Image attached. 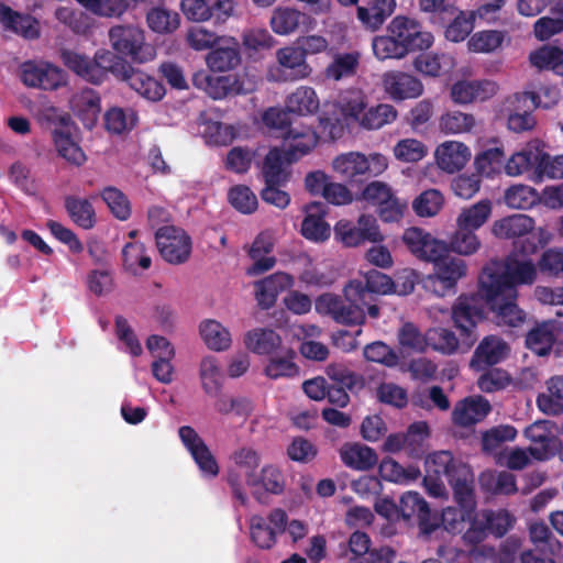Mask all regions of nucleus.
I'll list each match as a JSON object with an SVG mask.
<instances>
[{
  "mask_svg": "<svg viewBox=\"0 0 563 563\" xmlns=\"http://www.w3.org/2000/svg\"><path fill=\"white\" fill-rule=\"evenodd\" d=\"M451 318L459 336L446 328H432L427 342L433 350L452 355L468 352L478 340L477 325L486 319L484 305L477 294L460 295L452 306Z\"/></svg>",
  "mask_w": 563,
  "mask_h": 563,
  "instance_id": "obj_1",
  "label": "nucleus"
},
{
  "mask_svg": "<svg viewBox=\"0 0 563 563\" xmlns=\"http://www.w3.org/2000/svg\"><path fill=\"white\" fill-rule=\"evenodd\" d=\"M538 276V266L531 260L519 258L517 254H509L503 267L486 266L479 277L482 287H495L508 292L511 298L518 296V286L534 284Z\"/></svg>",
  "mask_w": 563,
  "mask_h": 563,
  "instance_id": "obj_2",
  "label": "nucleus"
},
{
  "mask_svg": "<svg viewBox=\"0 0 563 563\" xmlns=\"http://www.w3.org/2000/svg\"><path fill=\"white\" fill-rule=\"evenodd\" d=\"M344 296L323 294L317 301L316 307L320 313L330 316L336 323L344 325H360L365 322L364 306L366 301L362 298L361 282L353 279L344 287Z\"/></svg>",
  "mask_w": 563,
  "mask_h": 563,
  "instance_id": "obj_3",
  "label": "nucleus"
},
{
  "mask_svg": "<svg viewBox=\"0 0 563 563\" xmlns=\"http://www.w3.org/2000/svg\"><path fill=\"white\" fill-rule=\"evenodd\" d=\"M387 166V158L378 153L366 157L362 153L350 152L333 161L334 170L351 186L361 185L367 178L380 175Z\"/></svg>",
  "mask_w": 563,
  "mask_h": 563,
  "instance_id": "obj_4",
  "label": "nucleus"
},
{
  "mask_svg": "<svg viewBox=\"0 0 563 563\" xmlns=\"http://www.w3.org/2000/svg\"><path fill=\"white\" fill-rule=\"evenodd\" d=\"M431 263H433L434 273L424 279V288L438 297L455 292L459 279L466 275L464 260L451 255V250L448 246V251L439 253Z\"/></svg>",
  "mask_w": 563,
  "mask_h": 563,
  "instance_id": "obj_5",
  "label": "nucleus"
},
{
  "mask_svg": "<svg viewBox=\"0 0 563 563\" xmlns=\"http://www.w3.org/2000/svg\"><path fill=\"white\" fill-rule=\"evenodd\" d=\"M109 40L115 53L128 56L134 63L144 64L155 58V47L145 41L143 29L128 24L109 30Z\"/></svg>",
  "mask_w": 563,
  "mask_h": 563,
  "instance_id": "obj_6",
  "label": "nucleus"
},
{
  "mask_svg": "<svg viewBox=\"0 0 563 563\" xmlns=\"http://www.w3.org/2000/svg\"><path fill=\"white\" fill-rule=\"evenodd\" d=\"M533 227L534 220L532 218L517 213L495 221L492 232L498 239H519L515 242V249L522 255H529L538 250L536 238L529 235Z\"/></svg>",
  "mask_w": 563,
  "mask_h": 563,
  "instance_id": "obj_7",
  "label": "nucleus"
},
{
  "mask_svg": "<svg viewBox=\"0 0 563 563\" xmlns=\"http://www.w3.org/2000/svg\"><path fill=\"white\" fill-rule=\"evenodd\" d=\"M483 305L494 313L496 322L508 327H518L523 323L526 313L517 303L518 296L511 298L508 292L495 287H482L477 295Z\"/></svg>",
  "mask_w": 563,
  "mask_h": 563,
  "instance_id": "obj_8",
  "label": "nucleus"
},
{
  "mask_svg": "<svg viewBox=\"0 0 563 563\" xmlns=\"http://www.w3.org/2000/svg\"><path fill=\"white\" fill-rule=\"evenodd\" d=\"M155 243L161 256L169 264L186 263L191 254L192 241L181 228L165 225L156 230Z\"/></svg>",
  "mask_w": 563,
  "mask_h": 563,
  "instance_id": "obj_9",
  "label": "nucleus"
},
{
  "mask_svg": "<svg viewBox=\"0 0 563 563\" xmlns=\"http://www.w3.org/2000/svg\"><path fill=\"white\" fill-rule=\"evenodd\" d=\"M276 59L278 66L271 70V75L276 81L302 80L310 77L313 71L303 53L295 44L277 49Z\"/></svg>",
  "mask_w": 563,
  "mask_h": 563,
  "instance_id": "obj_10",
  "label": "nucleus"
},
{
  "mask_svg": "<svg viewBox=\"0 0 563 563\" xmlns=\"http://www.w3.org/2000/svg\"><path fill=\"white\" fill-rule=\"evenodd\" d=\"M387 33L402 43L408 53L428 49L433 43L430 32L423 31L418 21L404 15H397L390 21Z\"/></svg>",
  "mask_w": 563,
  "mask_h": 563,
  "instance_id": "obj_11",
  "label": "nucleus"
},
{
  "mask_svg": "<svg viewBox=\"0 0 563 563\" xmlns=\"http://www.w3.org/2000/svg\"><path fill=\"white\" fill-rule=\"evenodd\" d=\"M178 434L200 472L207 477H217L220 472L218 462L197 431L190 426H183Z\"/></svg>",
  "mask_w": 563,
  "mask_h": 563,
  "instance_id": "obj_12",
  "label": "nucleus"
},
{
  "mask_svg": "<svg viewBox=\"0 0 563 563\" xmlns=\"http://www.w3.org/2000/svg\"><path fill=\"white\" fill-rule=\"evenodd\" d=\"M398 510L406 521L416 519L424 534H431L439 528V520L432 516L429 504L417 492H408L400 497Z\"/></svg>",
  "mask_w": 563,
  "mask_h": 563,
  "instance_id": "obj_13",
  "label": "nucleus"
},
{
  "mask_svg": "<svg viewBox=\"0 0 563 563\" xmlns=\"http://www.w3.org/2000/svg\"><path fill=\"white\" fill-rule=\"evenodd\" d=\"M192 85L205 91L214 100L223 99L230 95L243 93V84L235 75H213L207 70L196 71L192 76Z\"/></svg>",
  "mask_w": 563,
  "mask_h": 563,
  "instance_id": "obj_14",
  "label": "nucleus"
},
{
  "mask_svg": "<svg viewBox=\"0 0 563 563\" xmlns=\"http://www.w3.org/2000/svg\"><path fill=\"white\" fill-rule=\"evenodd\" d=\"M401 239L411 254L426 262H431L439 253L448 251V243L417 227L406 229Z\"/></svg>",
  "mask_w": 563,
  "mask_h": 563,
  "instance_id": "obj_15",
  "label": "nucleus"
},
{
  "mask_svg": "<svg viewBox=\"0 0 563 563\" xmlns=\"http://www.w3.org/2000/svg\"><path fill=\"white\" fill-rule=\"evenodd\" d=\"M508 343L498 335H486L476 346L470 367L474 371H484L501 363L509 354Z\"/></svg>",
  "mask_w": 563,
  "mask_h": 563,
  "instance_id": "obj_16",
  "label": "nucleus"
},
{
  "mask_svg": "<svg viewBox=\"0 0 563 563\" xmlns=\"http://www.w3.org/2000/svg\"><path fill=\"white\" fill-rule=\"evenodd\" d=\"M21 80L27 87L43 90H56L65 84L63 71L59 68L49 64L37 65L32 60L23 63Z\"/></svg>",
  "mask_w": 563,
  "mask_h": 563,
  "instance_id": "obj_17",
  "label": "nucleus"
},
{
  "mask_svg": "<svg viewBox=\"0 0 563 563\" xmlns=\"http://www.w3.org/2000/svg\"><path fill=\"white\" fill-rule=\"evenodd\" d=\"M492 411L490 402L483 396H468L456 402L452 411L454 424L463 428L482 422Z\"/></svg>",
  "mask_w": 563,
  "mask_h": 563,
  "instance_id": "obj_18",
  "label": "nucleus"
},
{
  "mask_svg": "<svg viewBox=\"0 0 563 563\" xmlns=\"http://www.w3.org/2000/svg\"><path fill=\"white\" fill-rule=\"evenodd\" d=\"M294 279L289 274L277 272L254 283L255 299L263 310L275 306L278 296L292 286Z\"/></svg>",
  "mask_w": 563,
  "mask_h": 563,
  "instance_id": "obj_19",
  "label": "nucleus"
},
{
  "mask_svg": "<svg viewBox=\"0 0 563 563\" xmlns=\"http://www.w3.org/2000/svg\"><path fill=\"white\" fill-rule=\"evenodd\" d=\"M206 63L212 71H228L241 63L240 44L232 36H224L207 55Z\"/></svg>",
  "mask_w": 563,
  "mask_h": 563,
  "instance_id": "obj_20",
  "label": "nucleus"
},
{
  "mask_svg": "<svg viewBox=\"0 0 563 563\" xmlns=\"http://www.w3.org/2000/svg\"><path fill=\"white\" fill-rule=\"evenodd\" d=\"M385 91L395 101L418 98L423 92L422 82L402 71H389L383 77Z\"/></svg>",
  "mask_w": 563,
  "mask_h": 563,
  "instance_id": "obj_21",
  "label": "nucleus"
},
{
  "mask_svg": "<svg viewBox=\"0 0 563 563\" xmlns=\"http://www.w3.org/2000/svg\"><path fill=\"white\" fill-rule=\"evenodd\" d=\"M328 206L314 201L305 207L306 217L302 220L300 232L307 240L323 242L330 238L331 229L324 220Z\"/></svg>",
  "mask_w": 563,
  "mask_h": 563,
  "instance_id": "obj_22",
  "label": "nucleus"
},
{
  "mask_svg": "<svg viewBox=\"0 0 563 563\" xmlns=\"http://www.w3.org/2000/svg\"><path fill=\"white\" fill-rule=\"evenodd\" d=\"M329 56L331 60L322 71V76L325 80L339 82L356 76L361 60V54L358 52L342 53L332 51Z\"/></svg>",
  "mask_w": 563,
  "mask_h": 563,
  "instance_id": "obj_23",
  "label": "nucleus"
},
{
  "mask_svg": "<svg viewBox=\"0 0 563 563\" xmlns=\"http://www.w3.org/2000/svg\"><path fill=\"white\" fill-rule=\"evenodd\" d=\"M498 86L492 80H460L451 88V97L456 103L485 101L496 95Z\"/></svg>",
  "mask_w": 563,
  "mask_h": 563,
  "instance_id": "obj_24",
  "label": "nucleus"
},
{
  "mask_svg": "<svg viewBox=\"0 0 563 563\" xmlns=\"http://www.w3.org/2000/svg\"><path fill=\"white\" fill-rule=\"evenodd\" d=\"M71 109L86 129L91 130L101 112V98L98 91L85 88L71 99Z\"/></svg>",
  "mask_w": 563,
  "mask_h": 563,
  "instance_id": "obj_25",
  "label": "nucleus"
},
{
  "mask_svg": "<svg viewBox=\"0 0 563 563\" xmlns=\"http://www.w3.org/2000/svg\"><path fill=\"white\" fill-rule=\"evenodd\" d=\"M560 324L554 320L537 323L526 336V345L533 353L545 356L550 354L561 332Z\"/></svg>",
  "mask_w": 563,
  "mask_h": 563,
  "instance_id": "obj_26",
  "label": "nucleus"
},
{
  "mask_svg": "<svg viewBox=\"0 0 563 563\" xmlns=\"http://www.w3.org/2000/svg\"><path fill=\"white\" fill-rule=\"evenodd\" d=\"M435 158L439 168L453 174L461 170L471 158L470 148L456 141H449L441 144L435 151Z\"/></svg>",
  "mask_w": 563,
  "mask_h": 563,
  "instance_id": "obj_27",
  "label": "nucleus"
},
{
  "mask_svg": "<svg viewBox=\"0 0 563 563\" xmlns=\"http://www.w3.org/2000/svg\"><path fill=\"white\" fill-rule=\"evenodd\" d=\"M395 8V0H368L357 7V19L365 29L376 31L394 13Z\"/></svg>",
  "mask_w": 563,
  "mask_h": 563,
  "instance_id": "obj_28",
  "label": "nucleus"
},
{
  "mask_svg": "<svg viewBox=\"0 0 563 563\" xmlns=\"http://www.w3.org/2000/svg\"><path fill=\"white\" fill-rule=\"evenodd\" d=\"M122 81L126 82L131 89L150 101H159L166 93V89L159 80L133 66Z\"/></svg>",
  "mask_w": 563,
  "mask_h": 563,
  "instance_id": "obj_29",
  "label": "nucleus"
},
{
  "mask_svg": "<svg viewBox=\"0 0 563 563\" xmlns=\"http://www.w3.org/2000/svg\"><path fill=\"white\" fill-rule=\"evenodd\" d=\"M92 62L100 70L99 78L93 81V85H101L108 77V74H112L118 80L122 81L126 76L128 71H131L132 65L123 57L119 56L118 53H112L107 49H98L95 53Z\"/></svg>",
  "mask_w": 563,
  "mask_h": 563,
  "instance_id": "obj_30",
  "label": "nucleus"
},
{
  "mask_svg": "<svg viewBox=\"0 0 563 563\" xmlns=\"http://www.w3.org/2000/svg\"><path fill=\"white\" fill-rule=\"evenodd\" d=\"M339 453L342 463L356 471L371 470L378 462L375 450L360 443H344Z\"/></svg>",
  "mask_w": 563,
  "mask_h": 563,
  "instance_id": "obj_31",
  "label": "nucleus"
},
{
  "mask_svg": "<svg viewBox=\"0 0 563 563\" xmlns=\"http://www.w3.org/2000/svg\"><path fill=\"white\" fill-rule=\"evenodd\" d=\"M457 472L459 475L449 482L453 490L454 500L459 508L472 514L476 510L473 472L470 466L461 467Z\"/></svg>",
  "mask_w": 563,
  "mask_h": 563,
  "instance_id": "obj_32",
  "label": "nucleus"
},
{
  "mask_svg": "<svg viewBox=\"0 0 563 563\" xmlns=\"http://www.w3.org/2000/svg\"><path fill=\"white\" fill-rule=\"evenodd\" d=\"M121 257L124 271L134 276L150 269L152 265L151 251L140 241L125 243Z\"/></svg>",
  "mask_w": 563,
  "mask_h": 563,
  "instance_id": "obj_33",
  "label": "nucleus"
},
{
  "mask_svg": "<svg viewBox=\"0 0 563 563\" xmlns=\"http://www.w3.org/2000/svg\"><path fill=\"white\" fill-rule=\"evenodd\" d=\"M426 467L428 476L424 477V482L431 478V474H434L437 478L445 477L448 483L459 475L461 467H468L466 464L454 460L453 455L449 451H440L430 454L426 459Z\"/></svg>",
  "mask_w": 563,
  "mask_h": 563,
  "instance_id": "obj_34",
  "label": "nucleus"
},
{
  "mask_svg": "<svg viewBox=\"0 0 563 563\" xmlns=\"http://www.w3.org/2000/svg\"><path fill=\"white\" fill-rule=\"evenodd\" d=\"M65 210L70 220L84 230H90L97 222L96 211L87 198L66 196L64 200Z\"/></svg>",
  "mask_w": 563,
  "mask_h": 563,
  "instance_id": "obj_35",
  "label": "nucleus"
},
{
  "mask_svg": "<svg viewBox=\"0 0 563 563\" xmlns=\"http://www.w3.org/2000/svg\"><path fill=\"white\" fill-rule=\"evenodd\" d=\"M244 344L255 354L268 355L282 345V338L272 329L256 328L246 332Z\"/></svg>",
  "mask_w": 563,
  "mask_h": 563,
  "instance_id": "obj_36",
  "label": "nucleus"
},
{
  "mask_svg": "<svg viewBox=\"0 0 563 563\" xmlns=\"http://www.w3.org/2000/svg\"><path fill=\"white\" fill-rule=\"evenodd\" d=\"M285 140H291L289 150L287 152L288 161H297L303 155H307L312 148L316 147L319 136L311 128L302 129H288L283 134Z\"/></svg>",
  "mask_w": 563,
  "mask_h": 563,
  "instance_id": "obj_37",
  "label": "nucleus"
},
{
  "mask_svg": "<svg viewBox=\"0 0 563 563\" xmlns=\"http://www.w3.org/2000/svg\"><path fill=\"white\" fill-rule=\"evenodd\" d=\"M320 101L316 90L309 86H300L291 92L285 102V108L297 115H310L319 110Z\"/></svg>",
  "mask_w": 563,
  "mask_h": 563,
  "instance_id": "obj_38",
  "label": "nucleus"
},
{
  "mask_svg": "<svg viewBox=\"0 0 563 563\" xmlns=\"http://www.w3.org/2000/svg\"><path fill=\"white\" fill-rule=\"evenodd\" d=\"M307 15L289 7H277L271 16V27L278 35L295 33L305 23Z\"/></svg>",
  "mask_w": 563,
  "mask_h": 563,
  "instance_id": "obj_39",
  "label": "nucleus"
},
{
  "mask_svg": "<svg viewBox=\"0 0 563 563\" xmlns=\"http://www.w3.org/2000/svg\"><path fill=\"white\" fill-rule=\"evenodd\" d=\"M60 59L69 70L84 80L91 84L98 80L100 70L87 55L64 48L60 51Z\"/></svg>",
  "mask_w": 563,
  "mask_h": 563,
  "instance_id": "obj_40",
  "label": "nucleus"
},
{
  "mask_svg": "<svg viewBox=\"0 0 563 563\" xmlns=\"http://www.w3.org/2000/svg\"><path fill=\"white\" fill-rule=\"evenodd\" d=\"M246 485L250 487L262 486L265 492L280 495L285 490V478L282 471L275 465H265L260 475L250 474L246 478Z\"/></svg>",
  "mask_w": 563,
  "mask_h": 563,
  "instance_id": "obj_41",
  "label": "nucleus"
},
{
  "mask_svg": "<svg viewBox=\"0 0 563 563\" xmlns=\"http://www.w3.org/2000/svg\"><path fill=\"white\" fill-rule=\"evenodd\" d=\"M262 175L265 185H286L289 180V173L284 168V154L274 147L266 154Z\"/></svg>",
  "mask_w": 563,
  "mask_h": 563,
  "instance_id": "obj_42",
  "label": "nucleus"
},
{
  "mask_svg": "<svg viewBox=\"0 0 563 563\" xmlns=\"http://www.w3.org/2000/svg\"><path fill=\"white\" fill-rule=\"evenodd\" d=\"M53 140L60 157L75 166H81L86 162V155L81 147L73 140L70 133L63 129L53 131Z\"/></svg>",
  "mask_w": 563,
  "mask_h": 563,
  "instance_id": "obj_43",
  "label": "nucleus"
},
{
  "mask_svg": "<svg viewBox=\"0 0 563 563\" xmlns=\"http://www.w3.org/2000/svg\"><path fill=\"white\" fill-rule=\"evenodd\" d=\"M492 214V202L488 199H483L467 208L462 209L456 219L457 228L460 229H479Z\"/></svg>",
  "mask_w": 563,
  "mask_h": 563,
  "instance_id": "obj_44",
  "label": "nucleus"
},
{
  "mask_svg": "<svg viewBox=\"0 0 563 563\" xmlns=\"http://www.w3.org/2000/svg\"><path fill=\"white\" fill-rule=\"evenodd\" d=\"M547 385L549 395H539L538 406L544 413L559 415L563 411V375L551 377Z\"/></svg>",
  "mask_w": 563,
  "mask_h": 563,
  "instance_id": "obj_45",
  "label": "nucleus"
},
{
  "mask_svg": "<svg viewBox=\"0 0 563 563\" xmlns=\"http://www.w3.org/2000/svg\"><path fill=\"white\" fill-rule=\"evenodd\" d=\"M517 429L510 424L495 426L482 434V451L487 454L496 453L504 443L511 442L517 437Z\"/></svg>",
  "mask_w": 563,
  "mask_h": 563,
  "instance_id": "obj_46",
  "label": "nucleus"
},
{
  "mask_svg": "<svg viewBox=\"0 0 563 563\" xmlns=\"http://www.w3.org/2000/svg\"><path fill=\"white\" fill-rule=\"evenodd\" d=\"M200 334L207 346L214 351L227 350L231 344L229 330L216 320L201 322Z\"/></svg>",
  "mask_w": 563,
  "mask_h": 563,
  "instance_id": "obj_47",
  "label": "nucleus"
},
{
  "mask_svg": "<svg viewBox=\"0 0 563 563\" xmlns=\"http://www.w3.org/2000/svg\"><path fill=\"white\" fill-rule=\"evenodd\" d=\"M277 534L263 516L253 515L250 518L251 541L261 550H271L277 542Z\"/></svg>",
  "mask_w": 563,
  "mask_h": 563,
  "instance_id": "obj_48",
  "label": "nucleus"
},
{
  "mask_svg": "<svg viewBox=\"0 0 563 563\" xmlns=\"http://www.w3.org/2000/svg\"><path fill=\"white\" fill-rule=\"evenodd\" d=\"M506 37L504 31L485 30L474 33L468 42L467 47L473 53L489 54L501 47Z\"/></svg>",
  "mask_w": 563,
  "mask_h": 563,
  "instance_id": "obj_49",
  "label": "nucleus"
},
{
  "mask_svg": "<svg viewBox=\"0 0 563 563\" xmlns=\"http://www.w3.org/2000/svg\"><path fill=\"white\" fill-rule=\"evenodd\" d=\"M429 426L426 421L411 423L405 433V453L412 459H421L424 455L423 444L429 437Z\"/></svg>",
  "mask_w": 563,
  "mask_h": 563,
  "instance_id": "obj_50",
  "label": "nucleus"
},
{
  "mask_svg": "<svg viewBox=\"0 0 563 563\" xmlns=\"http://www.w3.org/2000/svg\"><path fill=\"white\" fill-rule=\"evenodd\" d=\"M563 51L556 46H542L529 55V60L532 66L543 70H553L560 75L562 67Z\"/></svg>",
  "mask_w": 563,
  "mask_h": 563,
  "instance_id": "obj_51",
  "label": "nucleus"
},
{
  "mask_svg": "<svg viewBox=\"0 0 563 563\" xmlns=\"http://www.w3.org/2000/svg\"><path fill=\"white\" fill-rule=\"evenodd\" d=\"M361 282L362 298L366 301L368 294L389 295L395 290L394 280L386 274L372 268L364 273V282Z\"/></svg>",
  "mask_w": 563,
  "mask_h": 563,
  "instance_id": "obj_52",
  "label": "nucleus"
},
{
  "mask_svg": "<svg viewBox=\"0 0 563 563\" xmlns=\"http://www.w3.org/2000/svg\"><path fill=\"white\" fill-rule=\"evenodd\" d=\"M374 55L379 60L389 58L400 59L407 54L406 46L400 43L393 34L375 36L372 43Z\"/></svg>",
  "mask_w": 563,
  "mask_h": 563,
  "instance_id": "obj_53",
  "label": "nucleus"
},
{
  "mask_svg": "<svg viewBox=\"0 0 563 563\" xmlns=\"http://www.w3.org/2000/svg\"><path fill=\"white\" fill-rule=\"evenodd\" d=\"M396 118L397 111L393 106L380 103L367 109L360 119V124L368 130H377L394 122Z\"/></svg>",
  "mask_w": 563,
  "mask_h": 563,
  "instance_id": "obj_54",
  "label": "nucleus"
},
{
  "mask_svg": "<svg viewBox=\"0 0 563 563\" xmlns=\"http://www.w3.org/2000/svg\"><path fill=\"white\" fill-rule=\"evenodd\" d=\"M463 533V541L466 545L476 547L482 543L490 533L485 518V509L481 512H472Z\"/></svg>",
  "mask_w": 563,
  "mask_h": 563,
  "instance_id": "obj_55",
  "label": "nucleus"
},
{
  "mask_svg": "<svg viewBox=\"0 0 563 563\" xmlns=\"http://www.w3.org/2000/svg\"><path fill=\"white\" fill-rule=\"evenodd\" d=\"M475 125L473 114L461 111H450L441 115L439 128L445 134H460L470 132Z\"/></svg>",
  "mask_w": 563,
  "mask_h": 563,
  "instance_id": "obj_56",
  "label": "nucleus"
},
{
  "mask_svg": "<svg viewBox=\"0 0 563 563\" xmlns=\"http://www.w3.org/2000/svg\"><path fill=\"white\" fill-rule=\"evenodd\" d=\"M146 22L156 33H172L179 26V15L163 8H153L147 12Z\"/></svg>",
  "mask_w": 563,
  "mask_h": 563,
  "instance_id": "obj_57",
  "label": "nucleus"
},
{
  "mask_svg": "<svg viewBox=\"0 0 563 563\" xmlns=\"http://www.w3.org/2000/svg\"><path fill=\"white\" fill-rule=\"evenodd\" d=\"M295 356L296 353L289 349L284 356L272 357L264 369L265 375L272 379L296 376L299 367L292 361Z\"/></svg>",
  "mask_w": 563,
  "mask_h": 563,
  "instance_id": "obj_58",
  "label": "nucleus"
},
{
  "mask_svg": "<svg viewBox=\"0 0 563 563\" xmlns=\"http://www.w3.org/2000/svg\"><path fill=\"white\" fill-rule=\"evenodd\" d=\"M228 200L231 206L244 214L253 213L257 209V197L245 185H236L228 192Z\"/></svg>",
  "mask_w": 563,
  "mask_h": 563,
  "instance_id": "obj_59",
  "label": "nucleus"
},
{
  "mask_svg": "<svg viewBox=\"0 0 563 563\" xmlns=\"http://www.w3.org/2000/svg\"><path fill=\"white\" fill-rule=\"evenodd\" d=\"M537 266L538 271L544 276L563 277V249H547L538 260Z\"/></svg>",
  "mask_w": 563,
  "mask_h": 563,
  "instance_id": "obj_60",
  "label": "nucleus"
},
{
  "mask_svg": "<svg viewBox=\"0 0 563 563\" xmlns=\"http://www.w3.org/2000/svg\"><path fill=\"white\" fill-rule=\"evenodd\" d=\"M477 378V387L484 393H495L505 389L511 377L507 371L496 367H488Z\"/></svg>",
  "mask_w": 563,
  "mask_h": 563,
  "instance_id": "obj_61",
  "label": "nucleus"
},
{
  "mask_svg": "<svg viewBox=\"0 0 563 563\" xmlns=\"http://www.w3.org/2000/svg\"><path fill=\"white\" fill-rule=\"evenodd\" d=\"M327 375L332 380V385L342 386L350 391L363 387V379L360 375L342 364H332L327 368Z\"/></svg>",
  "mask_w": 563,
  "mask_h": 563,
  "instance_id": "obj_62",
  "label": "nucleus"
},
{
  "mask_svg": "<svg viewBox=\"0 0 563 563\" xmlns=\"http://www.w3.org/2000/svg\"><path fill=\"white\" fill-rule=\"evenodd\" d=\"M112 214L119 220H126L131 216V206L126 196L115 187H107L101 192Z\"/></svg>",
  "mask_w": 563,
  "mask_h": 563,
  "instance_id": "obj_63",
  "label": "nucleus"
},
{
  "mask_svg": "<svg viewBox=\"0 0 563 563\" xmlns=\"http://www.w3.org/2000/svg\"><path fill=\"white\" fill-rule=\"evenodd\" d=\"M223 37L201 25L191 26L186 34L188 45L195 51H211Z\"/></svg>",
  "mask_w": 563,
  "mask_h": 563,
  "instance_id": "obj_64",
  "label": "nucleus"
}]
</instances>
